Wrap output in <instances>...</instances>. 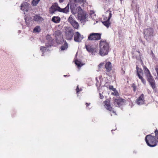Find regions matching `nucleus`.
I'll return each mask as SVG.
<instances>
[{"mask_svg":"<svg viewBox=\"0 0 158 158\" xmlns=\"http://www.w3.org/2000/svg\"><path fill=\"white\" fill-rule=\"evenodd\" d=\"M141 81L143 83V84H145L146 81L144 79H143V78H142V79H141Z\"/></svg>","mask_w":158,"mask_h":158,"instance_id":"nucleus-37","label":"nucleus"},{"mask_svg":"<svg viewBox=\"0 0 158 158\" xmlns=\"http://www.w3.org/2000/svg\"><path fill=\"white\" fill-rule=\"evenodd\" d=\"M51 8L55 11L57 10L59 11L60 10H59V8H60L58 6L57 3H55L52 6Z\"/></svg>","mask_w":158,"mask_h":158,"instance_id":"nucleus-21","label":"nucleus"},{"mask_svg":"<svg viewBox=\"0 0 158 158\" xmlns=\"http://www.w3.org/2000/svg\"><path fill=\"white\" fill-rule=\"evenodd\" d=\"M157 7L158 8V0L157 1Z\"/></svg>","mask_w":158,"mask_h":158,"instance_id":"nucleus-44","label":"nucleus"},{"mask_svg":"<svg viewBox=\"0 0 158 158\" xmlns=\"http://www.w3.org/2000/svg\"><path fill=\"white\" fill-rule=\"evenodd\" d=\"M143 94H142L136 101V103L140 105L143 104L145 102Z\"/></svg>","mask_w":158,"mask_h":158,"instance_id":"nucleus-12","label":"nucleus"},{"mask_svg":"<svg viewBox=\"0 0 158 158\" xmlns=\"http://www.w3.org/2000/svg\"><path fill=\"white\" fill-rule=\"evenodd\" d=\"M145 74L147 77V80L149 82L152 88L154 91L156 90V86L155 84V81L153 79L152 76L151 75L148 69L145 70Z\"/></svg>","mask_w":158,"mask_h":158,"instance_id":"nucleus-3","label":"nucleus"},{"mask_svg":"<svg viewBox=\"0 0 158 158\" xmlns=\"http://www.w3.org/2000/svg\"><path fill=\"white\" fill-rule=\"evenodd\" d=\"M109 88L110 89H111L114 92V95H116L118 94V93L116 91V89L115 88H114L113 86L110 85L109 87Z\"/></svg>","mask_w":158,"mask_h":158,"instance_id":"nucleus-29","label":"nucleus"},{"mask_svg":"<svg viewBox=\"0 0 158 158\" xmlns=\"http://www.w3.org/2000/svg\"><path fill=\"white\" fill-rule=\"evenodd\" d=\"M59 9L60 10L59 12L67 14L69 10V4H68L64 8H59Z\"/></svg>","mask_w":158,"mask_h":158,"instance_id":"nucleus-17","label":"nucleus"},{"mask_svg":"<svg viewBox=\"0 0 158 158\" xmlns=\"http://www.w3.org/2000/svg\"><path fill=\"white\" fill-rule=\"evenodd\" d=\"M60 2L61 3L63 2L64 0H59Z\"/></svg>","mask_w":158,"mask_h":158,"instance_id":"nucleus-41","label":"nucleus"},{"mask_svg":"<svg viewBox=\"0 0 158 158\" xmlns=\"http://www.w3.org/2000/svg\"><path fill=\"white\" fill-rule=\"evenodd\" d=\"M75 63L78 67H81L83 65V64H81V63L80 61L78 60H76L75 62Z\"/></svg>","mask_w":158,"mask_h":158,"instance_id":"nucleus-28","label":"nucleus"},{"mask_svg":"<svg viewBox=\"0 0 158 158\" xmlns=\"http://www.w3.org/2000/svg\"><path fill=\"white\" fill-rule=\"evenodd\" d=\"M142 42V43H143V44L144 45H145V43H144V42Z\"/></svg>","mask_w":158,"mask_h":158,"instance_id":"nucleus-43","label":"nucleus"},{"mask_svg":"<svg viewBox=\"0 0 158 158\" xmlns=\"http://www.w3.org/2000/svg\"><path fill=\"white\" fill-rule=\"evenodd\" d=\"M65 36L67 40H71L74 35V31L71 28H67L65 30Z\"/></svg>","mask_w":158,"mask_h":158,"instance_id":"nucleus-5","label":"nucleus"},{"mask_svg":"<svg viewBox=\"0 0 158 158\" xmlns=\"http://www.w3.org/2000/svg\"><path fill=\"white\" fill-rule=\"evenodd\" d=\"M142 75H143V74H137L138 76L139 77L141 80V79H142V78H143L142 77Z\"/></svg>","mask_w":158,"mask_h":158,"instance_id":"nucleus-35","label":"nucleus"},{"mask_svg":"<svg viewBox=\"0 0 158 158\" xmlns=\"http://www.w3.org/2000/svg\"><path fill=\"white\" fill-rule=\"evenodd\" d=\"M76 11H77V13H81L84 12H85V11H83L82 9H81V7L80 6H79L78 7L76 8Z\"/></svg>","mask_w":158,"mask_h":158,"instance_id":"nucleus-27","label":"nucleus"},{"mask_svg":"<svg viewBox=\"0 0 158 158\" xmlns=\"http://www.w3.org/2000/svg\"><path fill=\"white\" fill-rule=\"evenodd\" d=\"M132 53L133 57L138 60H139L140 59V53L139 52H132Z\"/></svg>","mask_w":158,"mask_h":158,"instance_id":"nucleus-18","label":"nucleus"},{"mask_svg":"<svg viewBox=\"0 0 158 158\" xmlns=\"http://www.w3.org/2000/svg\"><path fill=\"white\" fill-rule=\"evenodd\" d=\"M68 48L67 44L65 43L61 47V50H64Z\"/></svg>","mask_w":158,"mask_h":158,"instance_id":"nucleus-32","label":"nucleus"},{"mask_svg":"<svg viewBox=\"0 0 158 158\" xmlns=\"http://www.w3.org/2000/svg\"><path fill=\"white\" fill-rule=\"evenodd\" d=\"M78 18L80 21H85L86 20L88 15L85 11L78 14Z\"/></svg>","mask_w":158,"mask_h":158,"instance_id":"nucleus-9","label":"nucleus"},{"mask_svg":"<svg viewBox=\"0 0 158 158\" xmlns=\"http://www.w3.org/2000/svg\"><path fill=\"white\" fill-rule=\"evenodd\" d=\"M112 94H113V95H114V93H112Z\"/></svg>","mask_w":158,"mask_h":158,"instance_id":"nucleus-45","label":"nucleus"},{"mask_svg":"<svg viewBox=\"0 0 158 158\" xmlns=\"http://www.w3.org/2000/svg\"><path fill=\"white\" fill-rule=\"evenodd\" d=\"M72 2H74L75 3H83V4H85V3H87L86 2V0H70Z\"/></svg>","mask_w":158,"mask_h":158,"instance_id":"nucleus-24","label":"nucleus"},{"mask_svg":"<svg viewBox=\"0 0 158 158\" xmlns=\"http://www.w3.org/2000/svg\"><path fill=\"white\" fill-rule=\"evenodd\" d=\"M68 20L75 28L77 29L78 28L79 25L78 23L73 19L71 15L69 17Z\"/></svg>","mask_w":158,"mask_h":158,"instance_id":"nucleus-10","label":"nucleus"},{"mask_svg":"<svg viewBox=\"0 0 158 158\" xmlns=\"http://www.w3.org/2000/svg\"><path fill=\"white\" fill-rule=\"evenodd\" d=\"M111 12L110 10H108L106 12V20L102 22L103 24L107 27L108 28L110 23V19L111 17Z\"/></svg>","mask_w":158,"mask_h":158,"instance_id":"nucleus-7","label":"nucleus"},{"mask_svg":"<svg viewBox=\"0 0 158 158\" xmlns=\"http://www.w3.org/2000/svg\"><path fill=\"white\" fill-rule=\"evenodd\" d=\"M155 137L150 135H147L145 138V140L147 145L150 147H154L157 145L156 142L158 143V130H156L155 131Z\"/></svg>","mask_w":158,"mask_h":158,"instance_id":"nucleus-1","label":"nucleus"},{"mask_svg":"<svg viewBox=\"0 0 158 158\" xmlns=\"http://www.w3.org/2000/svg\"><path fill=\"white\" fill-rule=\"evenodd\" d=\"M144 38L148 41H150L153 39L154 36L153 30L151 28L145 29L144 30Z\"/></svg>","mask_w":158,"mask_h":158,"instance_id":"nucleus-4","label":"nucleus"},{"mask_svg":"<svg viewBox=\"0 0 158 158\" xmlns=\"http://www.w3.org/2000/svg\"><path fill=\"white\" fill-rule=\"evenodd\" d=\"M100 99H102V98H103L104 97L103 95H102V94H100Z\"/></svg>","mask_w":158,"mask_h":158,"instance_id":"nucleus-38","label":"nucleus"},{"mask_svg":"<svg viewBox=\"0 0 158 158\" xmlns=\"http://www.w3.org/2000/svg\"><path fill=\"white\" fill-rule=\"evenodd\" d=\"M89 15H90V16L91 17V18H92L93 19H94V17H95V15L94 14V12L93 11L91 10L90 11Z\"/></svg>","mask_w":158,"mask_h":158,"instance_id":"nucleus-30","label":"nucleus"},{"mask_svg":"<svg viewBox=\"0 0 158 158\" xmlns=\"http://www.w3.org/2000/svg\"><path fill=\"white\" fill-rule=\"evenodd\" d=\"M76 90H77V93L78 92H79V88L78 87V86H77V89H76Z\"/></svg>","mask_w":158,"mask_h":158,"instance_id":"nucleus-40","label":"nucleus"},{"mask_svg":"<svg viewBox=\"0 0 158 158\" xmlns=\"http://www.w3.org/2000/svg\"><path fill=\"white\" fill-rule=\"evenodd\" d=\"M85 48L87 51L89 52H92L93 51V49L89 45H85Z\"/></svg>","mask_w":158,"mask_h":158,"instance_id":"nucleus-26","label":"nucleus"},{"mask_svg":"<svg viewBox=\"0 0 158 158\" xmlns=\"http://www.w3.org/2000/svg\"><path fill=\"white\" fill-rule=\"evenodd\" d=\"M33 20L38 23L41 22L43 20V18L39 15H35L33 17Z\"/></svg>","mask_w":158,"mask_h":158,"instance_id":"nucleus-16","label":"nucleus"},{"mask_svg":"<svg viewBox=\"0 0 158 158\" xmlns=\"http://www.w3.org/2000/svg\"><path fill=\"white\" fill-rule=\"evenodd\" d=\"M90 104V103H86V106H89Z\"/></svg>","mask_w":158,"mask_h":158,"instance_id":"nucleus-42","label":"nucleus"},{"mask_svg":"<svg viewBox=\"0 0 158 158\" xmlns=\"http://www.w3.org/2000/svg\"><path fill=\"white\" fill-rule=\"evenodd\" d=\"M136 69H137V74H143V71L141 69L138 68L137 67H136Z\"/></svg>","mask_w":158,"mask_h":158,"instance_id":"nucleus-33","label":"nucleus"},{"mask_svg":"<svg viewBox=\"0 0 158 158\" xmlns=\"http://www.w3.org/2000/svg\"><path fill=\"white\" fill-rule=\"evenodd\" d=\"M70 10L73 14H75L77 13L76 10H75L74 5H72L70 6Z\"/></svg>","mask_w":158,"mask_h":158,"instance_id":"nucleus-25","label":"nucleus"},{"mask_svg":"<svg viewBox=\"0 0 158 158\" xmlns=\"http://www.w3.org/2000/svg\"><path fill=\"white\" fill-rule=\"evenodd\" d=\"M100 55L102 56L107 55L109 49V46L108 43L105 40H101L99 43Z\"/></svg>","mask_w":158,"mask_h":158,"instance_id":"nucleus-2","label":"nucleus"},{"mask_svg":"<svg viewBox=\"0 0 158 158\" xmlns=\"http://www.w3.org/2000/svg\"><path fill=\"white\" fill-rule=\"evenodd\" d=\"M155 70L157 73V76H158V65L156 66L155 68Z\"/></svg>","mask_w":158,"mask_h":158,"instance_id":"nucleus-36","label":"nucleus"},{"mask_svg":"<svg viewBox=\"0 0 158 158\" xmlns=\"http://www.w3.org/2000/svg\"><path fill=\"white\" fill-rule=\"evenodd\" d=\"M83 35H81L78 31L75 32L74 35V40L76 42H81L82 40L84 38Z\"/></svg>","mask_w":158,"mask_h":158,"instance_id":"nucleus-11","label":"nucleus"},{"mask_svg":"<svg viewBox=\"0 0 158 158\" xmlns=\"http://www.w3.org/2000/svg\"><path fill=\"white\" fill-rule=\"evenodd\" d=\"M151 55L152 56V57L153 58H154L155 57V55L154 54V53L153 52L152 50L151 51Z\"/></svg>","mask_w":158,"mask_h":158,"instance_id":"nucleus-34","label":"nucleus"},{"mask_svg":"<svg viewBox=\"0 0 158 158\" xmlns=\"http://www.w3.org/2000/svg\"><path fill=\"white\" fill-rule=\"evenodd\" d=\"M41 30L40 27V26H37L34 29L33 32L34 33L39 32Z\"/></svg>","mask_w":158,"mask_h":158,"instance_id":"nucleus-23","label":"nucleus"},{"mask_svg":"<svg viewBox=\"0 0 158 158\" xmlns=\"http://www.w3.org/2000/svg\"><path fill=\"white\" fill-rule=\"evenodd\" d=\"M103 65V63H101L100 64L98 65L99 67H101V66H102Z\"/></svg>","mask_w":158,"mask_h":158,"instance_id":"nucleus-39","label":"nucleus"},{"mask_svg":"<svg viewBox=\"0 0 158 158\" xmlns=\"http://www.w3.org/2000/svg\"><path fill=\"white\" fill-rule=\"evenodd\" d=\"M29 5L27 2H23L21 6V9L24 11L27 12L29 9Z\"/></svg>","mask_w":158,"mask_h":158,"instance_id":"nucleus-15","label":"nucleus"},{"mask_svg":"<svg viewBox=\"0 0 158 158\" xmlns=\"http://www.w3.org/2000/svg\"><path fill=\"white\" fill-rule=\"evenodd\" d=\"M104 104L105 106L106 109L110 112L112 111L113 113L115 114H116L115 113V112L113 110V108L110 105V103L109 101H105L104 102Z\"/></svg>","mask_w":158,"mask_h":158,"instance_id":"nucleus-14","label":"nucleus"},{"mask_svg":"<svg viewBox=\"0 0 158 158\" xmlns=\"http://www.w3.org/2000/svg\"><path fill=\"white\" fill-rule=\"evenodd\" d=\"M47 40L48 41V44L49 45H46V47L42 46L40 47V50L42 52H43L42 54V56H43L44 53L47 50V48H46L47 47H48L50 46L51 44H52V42L53 40V39L51 37L50 35H47Z\"/></svg>","mask_w":158,"mask_h":158,"instance_id":"nucleus-8","label":"nucleus"},{"mask_svg":"<svg viewBox=\"0 0 158 158\" xmlns=\"http://www.w3.org/2000/svg\"><path fill=\"white\" fill-rule=\"evenodd\" d=\"M61 34V31L60 30H57L55 32L54 35L56 38L57 39L60 37Z\"/></svg>","mask_w":158,"mask_h":158,"instance_id":"nucleus-22","label":"nucleus"},{"mask_svg":"<svg viewBox=\"0 0 158 158\" xmlns=\"http://www.w3.org/2000/svg\"><path fill=\"white\" fill-rule=\"evenodd\" d=\"M67 75H64V77H66Z\"/></svg>","mask_w":158,"mask_h":158,"instance_id":"nucleus-46","label":"nucleus"},{"mask_svg":"<svg viewBox=\"0 0 158 158\" xmlns=\"http://www.w3.org/2000/svg\"><path fill=\"white\" fill-rule=\"evenodd\" d=\"M134 91H135V89H134Z\"/></svg>","mask_w":158,"mask_h":158,"instance_id":"nucleus-47","label":"nucleus"},{"mask_svg":"<svg viewBox=\"0 0 158 158\" xmlns=\"http://www.w3.org/2000/svg\"><path fill=\"white\" fill-rule=\"evenodd\" d=\"M105 67L106 69V71L108 72L110 71L111 70V64L109 62H108L106 63Z\"/></svg>","mask_w":158,"mask_h":158,"instance_id":"nucleus-19","label":"nucleus"},{"mask_svg":"<svg viewBox=\"0 0 158 158\" xmlns=\"http://www.w3.org/2000/svg\"><path fill=\"white\" fill-rule=\"evenodd\" d=\"M101 34L100 33H92L89 35L88 40H97L101 38Z\"/></svg>","mask_w":158,"mask_h":158,"instance_id":"nucleus-6","label":"nucleus"},{"mask_svg":"<svg viewBox=\"0 0 158 158\" xmlns=\"http://www.w3.org/2000/svg\"><path fill=\"white\" fill-rule=\"evenodd\" d=\"M125 101L124 99L122 98H117L114 99V102L115 104H116L118 106L120 107L124 104Z\"/></svg>","mask_w":158,"mask_h":158,"instance_id":"nucleus-13","label":"nucleus"},{"mask_svg":"<svg viewBox=\"0 0 158 158\" xmlns=\"http://www.w3.org/2000/svg\"><path fill=\"white\" fill-rule=\"evenodd\" d=\"M40 0H33L32 2V5L33 6H36Z\"/></svg>","mask_w":158,"mask_h":158,"instance_id":"nucleus-31","label":"nucleus"},{"mask_svg":"<svg viewBox=\"0 0 158 158\" xmlns=\"http://www.w3.org/2000/svg\"><path fill=\"white\" fill-rule=\"evenodd\" d=\"M60 20V19L59 17L54 16L52 19V21L55 23H59Z\"/></svg>","mask_w":158,"mask_h":158,"instance_id":"nucleus-20","label":"nucleus"}]
</instances>
